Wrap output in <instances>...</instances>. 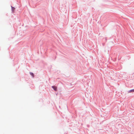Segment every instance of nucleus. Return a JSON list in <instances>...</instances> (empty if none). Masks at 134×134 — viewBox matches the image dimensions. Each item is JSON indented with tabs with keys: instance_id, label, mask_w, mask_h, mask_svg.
<instances>
[{
	"instance_id": "obj_1",
	"label": "nucleus",
	"mask_w": 134,
	"mask_h": 134,
	"mask_svg": "<svg viewBox=\"0 0 134 134\" xmlns=\"http://www.w3.org/2000/svg\"><path fill=\"white\" fill-rule=\"evenodd\" d=\"M52 87L54 89V90L55 91H57V87H56L53 86H52Z\"/></svg>"
},
{
	"instance_id": "obj_2",
	"label": "nucleus",
	"mask_w": 134,
	"mask_h": 134,
	"mask_svg": "<svg viewBox=\"0 0 134 134\" xmlns=\"http://www.w3.org/2000/svg\"><path fill=\"white\" fill-rule=\"evenodd\" d=\"M30 75H31L32 76L34 77V74L32 73V72H30Z\"/></svg>"
},
{
	"instance_id": "obj_3",
	"label": "nucleus",
	"mask_w": 134,
	"mask_h": 134,
	"mask_svg": "<svg viewBox=\"0 0 134 134\" xmlns=\"http://www.w3.org/2000/svg\"><path fill=\"white\" fill-rule=\"evenodd\" d=\"M134 92V89L131 90L129 92Z\"/></svg>"
},
{
	"instance_id": "obj_4",
	"label": "nucleus",
	"mask_w": 134,
	"mask_h": 134,
	"mask_svg": "<svg viewBox=\"0 0 134 134\" xmlns=\"http://www.w3.org/2000/svg\"><path fill=\"white\" fill-rule=\"evenodd\" d=\"M12 10L13 11H14L15 9L14 7H13L12 6Z\"/></svg>"
}]
</instances>
